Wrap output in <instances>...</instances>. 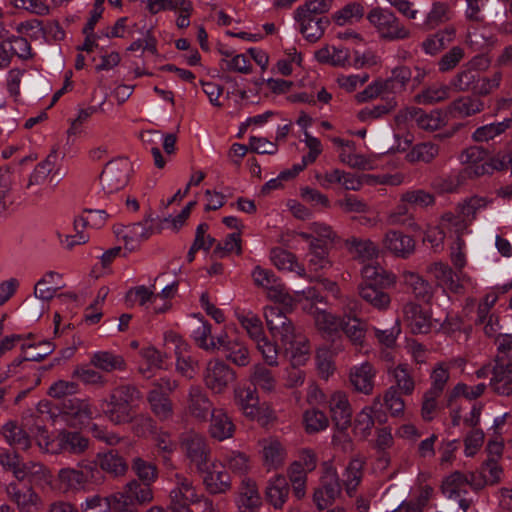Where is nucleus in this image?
I'll use <instances>...</instances> for the list:
<instances>
[{"label": "nucleus", "instance_id": "nucleus-1", "mask_svg": "<svg viewBox=\"0 0 512 512\" xmlns=\"http://www.w3.org/2000/svg\"><path fill=\"white\" fill-rule=\"evenodd\" d=\"M143 399L144 395L137 385L123 383L112 388L100 401V410L111 423L128 424Z\"/></svg>", "mask_w": 512, "mask_h": 512}, {"label": "nucleus", "instance_id": "nucleus-2", "mask_svg": "<svg viewBox=\"0 0 512 512\" xmlns=\"http://www.w3.org/2000/svg\"><path fill=\"white\" fill-rule=\"evenodd\" d=\"M332 3V0H309L295 10L294 18L300 24V32L309 42L319 40L330 25L325 14Z\"/></svg>", "mask_w": 512, "mask_h": 512}, {"label": "nucleus", "instance_id": "nucleus-3", "mask_svg": "<svg viewBox=\"0 0 512 512\" xmlns=\"http://www.w3.org/2000/svg\"><path fill=\"white\" fill-rule=\"evenodd\" d=\"M502 73L497 71L491 77H483L465 66L451 79L449 87L456 92H470L476 96H486L497 89Z\"/></svg>", "mask_w": 512, "mask_h": 512}, {"label": "nucleus", "instance_id": "nucleus-4", "mask_svg": "<svg viewBox=\"0 0 512 512\" xmlns=\"http://www.w3.org/2000/svg\"><path fill=\"white\" fill-rule=\"evenodd\" d=\"M368 21L376 29L380 39L400 41L411 37V30L395 14L385 8L375 7L367 15Z\"/></svg>", "mask_w": 512, "mask_h": 512}, {"label": "nucleus", "instance_id": "nucleus-5", "mask_svg": "<svg viewBox=\"0 0 512 512\" xmlns=\"http://www.w3.org/2000/svg\"><path fill=\"white\" fill-rule=\"evenodd\" d=\"M129 172L130 164L124 158H117L108 162L100 174L104 192L111 194L125 187L128 183Z\"/></svg>", "mask_w": 512, "mask_h": 512}, {"label": "nucleus", "instance_id": "nucleus-6", "mask_svg": "<svg viewBox=\"0 0 512 512\" xmlns=\"http://www.w3.org/2000/svg\"><path fill=\"white\" fill-rule=\"evenodd\" d=\"M341 493V485L336 469L325 463L320 486L315 489L313 501L319 510L328 508Z\"/></svg>", "mask_w": 512, "mask_h": 512}, {"label": "nucleus", "instance_id": "nucleus-7", "mask_svg": "<svg viewBox=\"0 0 512 512\" xmlns=\"http://www.w3.org/2000/svg\"><path fill=\"white\" fill-rule=\"evenodd\" d=\"M175 488L170 492V510L174 512H191L190 504L199 501L196 489L190 479L182 474H175Z\"/></svg>", "mask_w": 512, "mask_h": 512}, {"label": "nucleus", "instance_id": "nucleus-8", "mask_svg": "<svg viewBox=\"0 0 512 512\" xmlns=\"http://www.w3.org/2000/svg\"><path fill=\"white\" fill-rule=\"evenodd\" d=\"M264 317L272 337L277 342H287L295 333L292 321L279 305L267 306L264 309Z\"/></svg>", "mask_w": 512, "mask_h": 512}, {"label": "nucleus", "instance_id": "nucleus-9", "mask_svg": "<svg viewBox=\"0 0 512 512\" xmlns=\"http://www.w3.org/2000/svg\"><path fill=\"white\" fill-rule=\"evenodd\" d=\"M256 285L268 290V297L279 304H283L285 309L291 308L293 299L285 291V287L275 277L272 271L256 267L252 273Z\"/></svg>", "mask_w": 512, "mask_h": 512}, {"label": "nucleus", "instance_id": "nucleus-10", "mask_svg": "<svg viewBox=\"0 0 512 512\" xmlns=\"http://www.w3.org/2000/svg\"><path fill=\"white\" fill-rule=\"evenodd\" d=\"M203 379L208 389L215 393H222L234 381L235 372L223 361H210L205 369Z\"/></svg>", "mask_w": 512, "mask_h": 512}, {"label": "nucleus", "instance_id": "nucleus-11", "mask_svg": "<svg viewBox=\"0 0 512 512\" xmlns=\"http://www.w3.org/2000/svg\"><path fill=\"white\" fill-rule=\"evenodd\" d=\"M494 362L490 386L496 393L508 396L512 393V359L508 354L497 355Z\"/></svg>", "mask_w": 512, "mask_h": 512}, {"label": "nucleus", "instance_id": "nucleus-12", "mask_svg": "<svg viewBox=\"0 0 512 512\" xmlns=\"http://www.w3.org/2000/svg\"><path fill=\"white\" fill-rule=\"evenodd\" d=\"M395 120L398 124L408 120H414L421 129L429 131L439 129L444 122L443 114L441 111L433 110L430 113H426L417 107H409L400 111L396 115Z\"/></svg>", "mask_w": 512, "mask_h": 512}, {"label": "nucleus", "instance_id": "nucleus-13", "mask_svg": "<svg viewBox=\"0 0 512 512\" xmlns=\"http://www.w3.org/2000/svg\"><path fill=\"white\" fill-rule=\"evenodd\" d=\"M186 403L188 413L200 421H206L214 410L205 389L200 385L190 386Z\"/></svg>", "mask_w": 512, "mask_h": 512}, {"label": "nucleus", "instance_id": "nucleus-14", "mask_svg": "<svg viewBox=\"0 0 512 512\" xmlns=\"http://www.w3.org/2000/svg\"><path fill=\"white\" fill-rule=\"evenodd\" d=\"M6 493L19 512H33L40 503V497L31 486L20 487L16 483H10L6 487Z\"/></svg>", "mask_w": 512, "mask_h": 512}, {"label": "nucleus", "instance_id": "nucleus-15", "mask_svg": "<svg viewBox=\"0 0 512 512\" xmlns=\"http://www.w3.org/2000/svg\"><path fill=\"white\" fill-rule=\"evenodd\" d=\"M183 445L186 449L187 457L196 465L197 471H206L210 450L205 438L198 434H192L187 436Z\"/></svg>", "mask_w": 512, "mask_h": 512}, {"label": "nucleus", "instance_id": "nucleus-16", "mask_svg": "<svg viewBox=\"0 0 512 512\" xmlns=\"http://www.w3.org/2000/svg\"><path fill=\"white\" fill-rule=\"evenodd\" d=\"M376 369L369 362L353 366L350 369L349 380L357 392L370 395L374 389Z\"/></svg>", "mask_w": 512, "mask_h": 512}, {"label": "nucleus", "instance_id": "nucleus-17", "mask_svg": "<svg viewBox=\"0 0 512 512\" xmlns=\"http://www.w3.org/2000/svg\"><path fill=\"white\" fill-rule=\"evenodd\" d=\"M285 357L289 358L292 366L297 367L305 364L309 358V345L307 339L297 334L291 335L287 342H280Z\"/></svg>", "mask_w": 512, "mask_h": 512}, {"label": "nucleus", "instance_id": "nucleus-18", "mask_svg": "<svg viewBox=\"0 0 512 512\" xmlns=\"http://www.w3.org/2000/svg\"><path fill=\"white\" fill-rule=\"evenodd\" d=\"M384 247L400 258H408L414 253L415 240L401 231L389 230L383 239Z\"/></svg>", "mask_w": 512, "mask_h": 512}, {"label": "nucleus", "instance_id": "nucleus-19", "mask_svg": "<svg viewBox=\"0 0 512 512\" xmlns=\"http://www.w3.org/2000/svg\"><path fill=\"white\" fill-rule=\"evenodd\" d=\"M331 418L339 431H345L351 425L352 410L345 394L334 393L329 401Z\"/></svg>", "mask_w": 512, "mask_h": 512}, {"label": "nucleus", "instance_id": "nucleus-20", "mask_svg": "<svg viewBox=\"0 0 512 512\" xmlns=\"http://www.w3.org/2000/svg\"><path fill=\"white\" fill-rule=\"evenodd\" d=\"M465 156L468 164L461 169L465 181L493 173V169L488 165L487 160L484 161V151L482 149L471 147L466 150Z\"/></svg>", "mask_w": 512, "mask_h": 512}, {"label": "nucleus", "instance_id": "nucleus-21", "mask_svg": "<svg viewBox=\"0 0 512 512\" xmlns=\"http://www.w3.org/2000/svg\"><path fill=\"white\" fill-rule=\"evenodd\" d=\"M61 412L74 421L71 425L84 424L93 418V410L88 400L68 398L62 403Z\"/></svg>", "mask_w": 512, "mask_h": 512}, {"label": "nucleus", "instance_id": "nucleus-22", "mask_svg": "<svg viewBox=\"0 0 512 512\" xmlns=\"http://www.w3.org/2000/svg\"><path fill=\"white\" fill-rule=\"evenodd\" d=\"M355 306L356 304L350 307V313L340 319L339 328L345 333L353 345L362 346L366 335V323L355 314L352 315Z\"/></svg>", "mask_w": 512, "mask_h": 512}, {"label": "nucleus", "instance_id": "nucleus-23", "mask_svg": "<svg viewBox=\"0 0 512 512\" xmlns=\"http://www.w3.org/2000/svg\"><path fill=\"white\" fill-rule=\"evenodd\" d=\"M150 410L160 421H168L174 414L173 403L168 394L160 389H151L146 396Z\"/></svg>", "mask_w": 512, "mask_h": 512}, {"label": "nucleus", "instance_id": "nucleus-24", "mask_svg": "<svg viewBox=\"0 0 512 512\" xmlns=\"http://www.w3.org/2000/svg\"><path fill=\"white\" fill-rule=\"evenodd\" d=\"M403 313L413 334L429 332L431 327L430 317L420 305L409 302L403 307Z\"/></svg>", "mask_w": 512, "mask_h": 512}, {"label": "nucleus", "instance_id": "nucleus-25", "mask_svg": "<svg viewBox=\"0 0 512 512\" xmlns=\"http://www.w3.org/2000/svg\"><path fill=\"white\" fill-rule=\"evenodd\" d=\"M59 449L63 452L79 455L89 447V439L78 431L61 430L57 435Z\"/></svg>", "mask_w": 512, "mask_h": 512}, {"label": "nucleus", "instance_id": "nucleus-26", "mask_svg": "<svg viewBox=\"0 0 512 512\" xmlns=\"http://www.w3.org/2000/svg\"><path fill=\"white\" fill-rule=\"evenodd\" d=\"M203 483L207 491L211 494L225 493L231 488V478L227 471L216 470V465H212V469L203 472Z\"/></svg>", "mask_w": 512, "mask_h": 512}, {"label": "nucleus", "instance_id": "nucleus-27", "mask_svg": "<svg viewBox=\"0 0 512 512\" xmlns=\"http://www.w3.org/2000/svg\"><path fill=\"white\" fill-rule=\"evenodd\" d=\"M385 289L379 285L359 284L358 293L365 302L374 308L386 310L391 303V298Z\"/></svg>", "mask_w": 512, "mask_h": 512}, {"label": "nucleus", "instance_id": "nucleus-28", "mask_svg": "<svg viewBox=\"0 0 512 512\" xmlns=\"http://www.w3.org/2000/svg\"><path fill=\"white\" fill-rule=\"evenodd\" d=\"M289 494V484L282 475L270 480L266 487V499L274 508L280 509L285 503Z\"/></svg>", "mask_w": 512, "mask_h": 512}, {"label": "nucleus", "instance_id": "nucleus-29", "mask_svg": "<svg viewBox=\"0 0 512 512\" xmlns=\"http://www.w3.org/2000/svg\"><path fill=\"white\" fill-rule=\"evenodd\" d=\"M210 434L217 440H224L233 435L235 426L222 409L212 411Z\"/></svg>", "mask_w": 512, "mask_h": 512}, {"label": "nucleus", "instance_id": "nucleus-30", "mask_svg": "<svg viewBox=\"0 0 512 512\" xmlns=\"http://www.w3.org/2000/svg\"><path fill=\"white\" fill-rule=\"evenodd\" d=\"M361 274L364 279L362 284L379 285L382 288H389L396 282L395 275L386 271L381 266L365 265L362 268Z\"/></svg>", "mask_w": 512, "mask_h": 512}, {"label": "nucleus", "instance_id": "nucleus-31", "mask_svg": "<svg viewBox=\"0 0 512 512\" xmlns=\"http://www.w3.org/2000/svg\"><path fill=\"white\" fill-rule=\"evenodd\" d=\"M455 37V29L453 27H447L443 30H439L436 33L429 35L423 42L422 48L425 53L435 55L438 52L445 49Z\"/></svg>", "mask_w": 512, "mask_h": 512}, {"label": "nucleus", "instance_id": "nucleus-32", "mask_svg": "<svg viewBox=\"0 0 512 512\" xmlns=\"http://www.w3.org/2000/svg\"><path fill=\"white\" fill-rule=\"evenodd\" d=\"M404 283L411 288L415 297L428 303L433 295L432 286L424 280L420 275L414 272L403 273Z\"/></svg>", "mask_w": 512, "mask_h": 512}, {"label": "nucleus", "instance_id": "nucleus-33", "mask_svg": "<svg viewBox=\"0 0 512 512\" xmlns=\"http://www.w3.org/2000/svg\"><path fill=\"white\" fill-rule=\"evenodd\" d=\"M512 119L506 118L501 122L490 123L478 127L472 134V139L475 142H488L497 136L503 134L506 130L511 128Z\"/></svg>", "mask_w": 512, "mask_h": 512}, {"label": "nucleus", "instance_id": "nucleus-34", "mask_svg": "<svg viewBox=\"0 0 512 512\" xmlns=\"http://www.w3.org/2000/svg\"><path fill=\"white\" fill-rule=\"evenodd\" d=\"M2 434L6 441L21 450H27L31 445L29 435L17 425L16 422L9 421L2 427Z\"/></svg>", "mask_w": 512, "mask_h": 512}, {"label": "nucleus", "instance_id": "nucleus-35", "mask_svg": "<svg viewBox=\"0 0 512 512\" xmlns=\"http://www.w3.org/2000/svg\"><path fill=\"white\" fill-rule=\"evenodd\" d=\"M439 154V146L432 142L418 143L406 154L409 163L432 162Z\"/></svg>", "mask_w": 512, "mask_h": 512}, {"label": "nucleus", "instance_id": "nucleus-36", "mask_svg": "<svg viewBox=\"0 0 512 512\" xmlns=\"http://www.w3.org/2000/svg\"><path fill=\"white\" fill-rule=\"evenodd\" d=\"M345 246L350 254L363 261L370 260L377 255L376 246L368 239L351 237L345 240Z\"/></svg>", "mask_w": 512, "mask_h": 512}, {"label": "nucleus", "instance_id": "nucleus-37", "mask_svg": "<svg viewBox=\"0 0 512 512\" xmlns=\"http://www.w3.org/2000/svg\"><path fill=\"white\" fill-rule=\"evenodd\" d=\"M124 492L137 506L149 503L153 500V491L148 483L131 480L124 487Z\"/></svg>", "mask_w": 512, "mask_h": 512}, {"label": "nucleus", "instance_id": "nucleus-38", "mask_svg": "<svg viewBox=\"0 0 512 512\" xmlns=\"http://www.w3.org/2000/svg\"><path fill=\"white\" fill-rule=\"evenodd\" d=\"M91 363L106 372L124 370L126 368L125 360L121 355H115L107 351L95 353L91 359Z\"/></svg>", "mask_w": 512, "mask_h": 512}, {"label": "nucleus", "instance_id": "nucleus-39", "mask_svg": "<svg viewBox=\"0 0 512 512\" xmlns=\"http://www.w3.org/2000/svg\"><path fill=\"white\" fill-rule=\"evenodd\" d=\"M15 477L19 481L28 480L30 483L46 481L48 478V470L38 462H22L20 470L15 471Z\"/></svg>", "mask_w": 512, "mask_h": 512}, {"label": "nucleus", "instance_id": "nucleus-40", "mask_svg": "<svg viewBox=\"0 0 512 512\" xmlns=\"http://www.w3.org/2000/svg\"><path fill=\"white\" fill-rule=\"evenodd\" d=\"M58 480L65 491H79L86 485L80 469L62 468L58 473Z\"/></svg>", "mask_w": 512, "mask_h": 512}, {"label": "nucleus", "instance_id": "nucleus-41", "mask_svg": "<svg viewBox=\"0 0 512 512\" xmlns=\"http://www.w3.org/2000/svg\"><path fill=\"white\" fill-rule=\"evenodd\" d=\"M430 272L434 277L452 291H457L460 287L456 273L447 264L442 262L433 263L430 266Z\"/></svg>", "mask_w": 512, "mask_h": 512}, {"label": "nucleus", "instance_id": "nucleus-42", "mask_svg": "<svg viewBox=\"0 0 512 512\" xmlns=\"http://www.w3.org/2000/svg\"><path fill=\"white\" fill-rule=\"evenodd\" d=\"M131 469L140 480L139 482L148 483L150 486L158 476L156 465L140 457H135L132 460Z\"/></svg>", "mask_w": 512, "mask_h": 512}, {"label": "nucleus", "instance_id": "nucleus-43", "mask_svg": "<svg viewBox=\"0 0 512 512\" xmlns=\"http://www.w3.org/2000/svg\"><path fill=\"white\" fill-rule=\"evenodd\" d=\"M223 356L239 367L250 364L251 358L248 348L244 343L234 339L230 346H226Z\"/></svg>", "mask_w": 512, "mask_h": 512}, {"label": "nucleus", "instance_id": "nucleus-44", "mask_svg": "<svg viewBox=\"0 0 512 512\" xmlns=\"http://www.w3.org/2000/svg\"><path fill=\"white\" fill-rule=\"evenodd\" d=\"M306 470L301 462H293L288 469V476L292 483L293 493L301 499L305 496L306 492Z\"/></svg>", "mask_w": 512, "mask_h": 512}, {"label": "nucleus", "instance_id": "nucleus-45", "mask_svg": "<svg viewBox=\"0 0 512 512\" xmlns=\"http://www.w3.org/2000/svg\"><path fill=\"white\" fill-rule=\"evenodd\" d=\"M100 466L103 471L114 476L123 475L128 468L125 460L114 450L100 457Z\"/></svg>", "mask_w": 512, "mask_h": 512}, {"label": "nucleus", "instance_id": "nucleus-46", "mask_svg": "<svg viewBox=\"0 0 512 512\" xmlns=\"http://www.w3.org/2000/svg\"><path fill=\"white\" fill-rule=\"evenodd\" d=\"M129 423H132L133 432L137 436L146 437L157 432L155 419L147 413L132 414V420Z\"/></svg>", "mask_w": 512, "mask_h": 512}, {"label": "nucleus", "instance_id": "nucleus-47", "mask_svg": "<svg viewBox=\"0 0 512 512\" xmlns=\"http://www.w3.org/2000/svg\"><path fill=\"white\" fill-rule=\"evenodd\" d=\"M468 483L466 476L456 471L443 481L441 489L448 498H456L460 496L463 487Z\"/></svg>", "mask_w": 512, "mask_h": 512}, {"label": "nucleus", "instance_id": "nucleus-48", "mask_svg": "<svg viewBox=\"0 0 512 512\" xmlns=\"http://www.w3.org/2000/svg\"><path fill=\"white\" fill-rule=\"evenodd\" d=\"M250 379L255 386L263 390L271 391L275 388L276 381L272 371L261 364H257L253 367Z\"/></svg>", "mask_w": 512, "mask_h": 512}, {"label": "nucleus", "instance_id": "nucleus-49", "mask_svg": "<svg viewBox=\"0 0 512 512\" xmlns=\"http://www.w3.org/2000/svg\"><path fill=\"white\" fill-rule=\"evenodd\" d=\"M208 229L209 225L207 223H201L197 226L194 242L187 254V260L189 262H192L195 259V253L198 250H209L215 243V238H213L212 236H208L207 243L204 241V234H206Z\"/></svg>", "mask_w": 512, "mask_h": 512}, {"label": "nucleus", "instance_id": "nucleus-50", "mask_svg": "<svg viewBox=\"0 0 512 512\" xmlns=\"http://www.w3.org/2000/svg\"><path fill=\"white\" fill-rule=\"evenodd\" d=\"M364 16V6L357 2L345 5L333 15V20L338 25H344L353 19L359 20Z\"/></svg>", "mask_w": 512, "mask_h": 512}, {"label": "nucleus", "instance_id": "nucleus-51", "mask_svg": "<svg viewBox=\"0 0 512 512\" xmlns=\"http://www.w3.org/2000/svg\"><path fill=\"white\" fill-rule=\"evenodd\" d=\"M303 420L308 433H316L324 430L329 425L327 416L320 410H308L303 415Z\"/></svg>", "mask_w": 512, "mask_h": 512}, {"label": "nucleus", "instance_id": "nucleus-52", "mask_svg": "<svg viewBox=\"0 0 512 512\" xmlns=\"http://www.w3.org/2000/svg\"><path fill=\"white\" fill-rule=\"evenodd\" d=\"M6 49L20 59L27 60L32 57L31 46L28 40L21 36H12L5 40Z\"/></svg>", "mask_w": 512, "mask_h": 512}, {"label": "nucleus", "instance_id": "nucleus-53", "mask_svg": "<svg viewBox=\"0 0 512 512\" xmlns=\"http://www.w3.org/2000/svg\"><path fill=\"white\" fill-rule=\"evenodd\" d=\"M393 376L397 383V387L403 393L410 395L414 391L415 383L413 377L408 369L407 364H399L393 370Z\"/></svg>", "mask_w": 512, "mask_h": 512}, {"label": "nucleus", "instance_id": "nucleus-54", "mask_svg": "<svg viewBox=\"0 0 512 512\" xmlns=\"http://www.w3.org/2000/svg\"><path fill=\"white\" fill-rule=\"evenodd\" d=\"M465 184V179L461 170L456 174H451L445 178H437L433 182V187L440 193H453L456 192L462 185Z\"/></svg>", "mask_w": 512, "mask_h": 512}, {"label": "nucleus", "instance_id": "nucleus-55", "mask_svg": "<svg viewBox=\"0 0 512 512\" xmlns=\"http://www.w3.org/2000/svg\"><path fill=\"white\" fill-rule=\"evenodd\" d=\"M434 196L424 190L407 191L401 195V202L408 203L412 209L414 207H427L434 204Z\"/></svg>", "mask_w": 512, "mask_h": 512}, {"label": "nucleus", "instance_id": "nucleus-56", "mask_svg": "<svg viewBox=\"0 0 512 512\" xmlns=\"http://www.w3.org/2000/svg\"><path fill=\"white\" fill-rule=\"evenodd\" d=\"M194 339L197 345L206 351H215V340L211 335V325L204 321L194 330Z\"/></svg>", "mask_w": 512, "mask_h": 512}, {"label": "nucleus", "instance_id": "nucleus-57", "mask_svg": "<svg viewBox=\"0 0 512 512\" xmlns=\"http://www.w3.org/2000/svg\"><path fill=\"white\" fill-rule=\"evenodd\" d=\"M127 233L123 236L125 247L128 248L129 241L147 240L153 234V225H146L143 222L130 224L126 227Z\"/></svg>", "mask_w": 512, "mask_h": 512}, {"label": "nucleus", "instance_id": "nucleus-58", "mask_svg": "<svg viewBox=\"0 0 512 512\" xmlns=\"http://www.w3.org/2000/svg\"><path fill=\"white\" fill-rule=\"evenodd\" d=\"M486 389L484 383H480L473 388L468 387L464 383H458L448 396V406H450L455 398L462 395L469 400L480 397Z\"/></svg>", "mask_w": 512, "mask_h": 512}, {"label": "nucleus", "instance_id": "nucleus-59", "mask_svg": "<svg viewBox=\"0 0 512 512\" xmlns=\"http://www.w3.org/2000/svg\"><path fill=\"white\" fill-rule=\"evenodd\" d=\"M464 49L460 46L452 47L438 61V69L440 72H448L454 69L464 58Z\"/></svg>", "mask_w": 512, "mask_h": 512}, {"label": "nucleus", "instance_id": "nucleus-60", "mask_svg": "<svg viewBox=\"0 0 512 512\" xmlns=\"http://www.w3.org/2000/svg\"><path fill=\"white\" fill-rule=\"evenodd\" d=\"M397 106V102L394 97L385 100L383 103L374 106L373 108H365L358 114L360 120L365 121L369 118H379L384 114L393 111Z\"/></svg>", "mask_w": 512, "mask_h": 512}, {"label": "nucleus", "instance_id": "nucleus-61", "mask_svg": "<svg viewBox=\"0 0 512 512\" xmlns=\"http://www.w3.org/2000/svg\"><path fill=\"white\" fill-rule=\"evenodd\" d=\"M242 327L247 331L249 337L256 343L265 337L262 321L254 315H246L239 318Z\"/></svg>", "mask_w": 512, "mask_h": 512}, {"label": "nucleus", "instance_id": "nucleus-62", "mask_svg": "<svg viewBox=\"0 0 512 512\" xmlns=\"http://www.w3.org/2000/svg\"><path fill=\"white\" fill-rule=\"evenodd\" d=\"M373 407H365L356 415L354 420V431L359 432L364 438L370 435L374 426Z\"/></svg>", "mask_w": 512, "mask_h": 512}, {"label": "nucleus", "instance_id": "nucleus-63", "mask_svg": "<svg viewBox=\"0 0 512 512\" xmlns=\"http://www.w3.org/2000/svg\"><path fill=\"white\" fill-rule=\"evenodd\" d=\"M270 257L278 269L289 271L295 270L294 264H296V257L293 253L277 247L271 250Z\"/></svg>", "mask_w": 512, "mask_h": 512}, {"label": "nucleus", "instance_id": "nucleus-64", "mask_svg": "<svg viewBox=\"0 0 512 512\" xmlns=\"http://www.w3.org/2000/svg\"><path fill=\"white\" fill-rule=\"evenodd\" d=\"M110 501L112 512H138L139 506L124 491L112 495Z\"/></svg>", "mask_w": 512, "mask_h": 512}]
</instances>
